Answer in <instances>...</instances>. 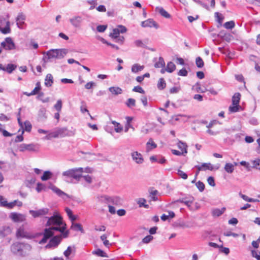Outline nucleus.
Segmentation results:
<instances>
[{"mask_svg": "<svg viewBox=\"0 0 260 260\" xmlns=\"http://www.w3.org/2000/svg\"><path fill=\"white\" fill-rule=\"evenodd\" d=\"M178 147L182 151V153H184V154L187 153V145L185 143H183L181 141H179L177 144Z\"/></svg>", "mask_w": 260, "mask_h": 260, "instance_id": "cd10ccee", "label": "nucleus"}, {"mask_svg": "<svg viewBox=\"0 0 260 260\" xmlns=\"http://www.w3.org/2000/svg\"><path fill=\"white\" fill-rule=\"evenodd\" d=\"M0 31L4 35L8 34L11 32L10 28V22L9 21H7L6 23V25L4 27L2 28L0 26Z\"/></svg>", "mask_w": 260, "mask_h": 260, "instance_id": "4be33fe9", "label": "nucleus"}, {"mask_svg": "<svg viewBox=\"0 0 260 260\" xmlns=\"http://www.w3.org/2000/svg\"><path fill=\"white\" fill-rule=\"evenodd\" d=\"M157 10L159 14L163 17L166 18L171 17V15L169 14L164 8L162 7L157 8Z\"/></svg>", "mask_w": 260, "mask_h": 260, "instance_id": "7c9ffc66", "label": "nucleus"}, {"mask_svg": "<svg viewBox=\"0 0 260 260\" xmlns=\"http://www.w3.org/2000/svg\"><path fill=\"white\" fill-rule=\"evenodd\" d=\"M224 170L228 173H232L234 171V165L231 163H226L224 166Z\"/></svg>", "mask_w": 260, "mask_h": 260, "instance_id": "f704fd0d", "label": "nucleus"}, {"mask_svg": "<svg viewBox=\"0 0 260 260\" xmlns=\"http://www.w3.org/2000/svg\"><path fill=\"white\" fill-rule=\"evenodd\" d=\"M109 91L113 94L117 95L121 93V89L117 87H111L109 88Z\"/></svg>", "mask_w": 260, "mask_h": 260, "instance_id": "4c0bfd02", "label": "nucleus"}, {"mask_svg": "<svg viewBox=\"0 0 260 260\" xmlns=\"http://www.w3.org/2000/svg\"><path fill=\"white\" fill-rule=\"evenodd\" d=\"M109 196L107 195H98L96 197L98 202L101 204H109Z\"/></svg>", "mask_w": 260, "mask_h": 260, "instance_id": "aec40b11", "label": "nucleus"}, {"mask_svg": "<svg viewBox=\"0 0 260 260\" xmlns=\"http://www.w3.org/2000/svg\"><path fill=\"white\" fill-rule=\"evenodd\" d=\"M253 167L256 169L260 170V159H256L255 160H252L251 161Z\"/></svg>", "mask_w": 260, "mask_h": 260, "instance_id": "5fc2aeb1", "label": "nucleus"}, {"mask_svg": "<svg viewBox=\"0 0 260 260\" xmlns=\"http://www.w3.org/2000/svg\"><path fill=\"white\" fill-rule=\"evenodd\" d=\"M235 23L234 21H230L226 22L223 24V26L225 28L229 29H231L235 27Z\"/></svg>", "mask_w": 260, "mask_h": 260, "instance_id": "79ce46f5", "label": "nucleus"}, {"mask_svg": "<svg viewBox=\"0 0 260 260\" xmlns=\"http://www.w3.org/2000/svg\"><path fill=\"white\" fill-rule=\"evenodd\" d=\"M197 187L198 188L200 191L202 192L205 189V185L203 182L201 181H198L196 183Z\"/></svg>", "mask_w": 260, "mask_h": 260, "instance_id": "603ef678", "label": "nucleus"}, {"mask_svg": "<svg viewBox=\"0 0 260 260\" xmlns=\"http://www.w3.org/2000/svg\"><path fill=\"white\" fill-rule=\"evenodd\" d=\"M37 99L41 101L43 103H47L49 102V98L47 97L44 98V93L43 92H40L37 96Z\"/></svg>", "mask_w": 260, "mask_h": 260, "instance_id": "37998d69", "label": "nucleus"}, {"mask_svg": "<svg viewBox=\"0 0 260 260\" xmlns=\"http://www.w3.org/2000/svg\"><path fill=\"white\" fill-rule=\"evenodd\" d=\"M73 135V132L68 130L66 127L56 128L53 132L49 133L45 137V139L50 140L52 138L64 137L66 136H70Z\"/></svg>", "mask_w": 260, "mask_h": 260, "instance_id": "7ed1b4c3", "label": "nucleus"}, {"mask_svg": "<svg viewBox=\"0 0 260 260\" xmlns=\"http://www.w3.org/2000/svg\"><path fill=\"white\" fill-rule=\"evenodd\" d=\"M165 65V62L164 58L161 57H159L158 60L155 63L154 66L155 68H162Z\"/></svg>", "mask_w": 260, "mask_h": 260, "instance_id": "c9c22d12", "label": "nucleus"}, {"mask_svg": "<svg viewBox=\"0 0 260 260\" xmlns=\"http://www.w3.org/2000/svg\"><path fill=\"white\" fill-rule=\"evenodd\" d=\"M47 226L56 225L44 230V236L40 241V244L45 243L47 240L54 235V231H59L62 234L63 238H67L68 236L69 232L64 231L66 224H64L62 218L59 215H53L48 218L46 223Z\"/></svg>", "mask_w": 260, "mask_h": 260, "instance_id": "f257e3e1", "label": "nucleus"}, {"mask_svg": "<svg viewBox=\"0 0 260 260\" xmlns=\"http://www.w3.org/2000/svg\"><path fill=\"white\" fill-rule=\"evenodd\" d=\"M17 237L18 238H29V234L24 230L23 226L20 227L17 231Z\"/></svg>", "mask_w": 260, "mask_h": 260, "instance_id": "6ab92c4d", "label": "nucleus"}, {"mask_svg": "<svg viewBox=\"0 0 260 260\" xmlns=\"http://www.w3.org/2000/svg\"><path fill=\"white\" fill-rule=\"evenodd\" d=\"M65 211L72 222H73L77 219V217L73 214L72 211L70 208L68 207L66 208Z\"/></svg>", "mask_w": 260, "mask_h": 260, "instance_id": "bb28decb", "label": "nucleus"}, {"mask_svg": "<svg viewBox=\"0 0 260 260\" xmlns=\"http://www.w3.org/2000/svg\"><path fill=\"white\" fill-rule=\"evenodd\" d=\"M149 192L150 193L149 197L151 199L154 201L157 200V197L156 195L158 194V191L157 190L154 189L153 188H150L149 189Z\"/></svg>", "mask_w": 260, "mask_h": 260, "instance_id": "b1692460", "label": "nucleus"}, {"mask_svg": "<svg viewBox=\"0 0 260 260\" xmlns=\"http://www.w3.org/2000/svg\"><path fill=\"white\" fill-rule=\"evenodd\" d=\"M29 212L34 217L36 218L47 214L49 212V209L45 208L37 211L31 210H29Z\"/></svg>", "mask_w": 260, "mask_h": 260, "instance_id": "1a4fd4ad", "label": "nucleus"}, {"mask_svg": "<svg viewBox=\"0 0 260 260\" xmlns=\"http://www.w3.org/2000/svg\"><path fill=\"white\" fill-rule=\"evenodd\" d=\"M20 151L23 152L25 150H28L31 151H36V145L33 144H22L19 147Z\"/></svg>", "mask_w": 260, "mask_h": 260, "instance_id": "2eb2a0df", "label": "nucleus"}, {"mask_svg": "<svg viewBox=\"0 0 260 260\" xmlns=\"http://www.w3.org/2000/svg\"><path fill=\"white\" fill-rule=\"evenodd\" d=\"M31 124L28 121H25L23 124V129L26 132H29L31 129Z\"/></svg>", "mask_w": 260, "mask_h": 260, "instance_id": "09e8293b", "label": "nucleus"}, {"mask_svg": "<svg viewBox=\"0 0 260 260\" xmlns=\"http://www.w3.org/2000/svg\"><path fill=\"white\" fill-rule=\"evenodd\" d=\"M83 180L86 182L87 184H89L92 182V177L88 174H82V181Z\"/></svg>", "mask_w": 260, "mask_h": 260, "instance_id": "e433bc0d", "label": "nucleus"}, {"mask_svg": "<svg viewBox=\"0 0 260 260\" xmlns=\"http://www.w3.org/2000/svg\"><path fill=\"white\" fill-rule=\"evenodd\" d=\"M181 90V87L179 85H176L170 89V92L172 94L177 93Z\"/></svg>", "mask_w": 260, "mask_h": 260, "instance_id": "de8ad7c7", "label": "nucleus"}, {"mask_svg": "<svg viewBox=\"0 0 260 260\" xmlns=\"http://www.w3.org/2000/svg\"><path fill=\"white\" fill-rule=\"evenodd\" d=\"M177 174L182 179H186L187 178V175L183 171L180 169L178 170Z\"/></svg>", "mask_w": 260, "mask_h": 260, "instance_id": "052dcab7", "label": "nucleus"}, {"mask_svg": "<svg viewBox=\"0 0 260 260\" xmlns=\"http://www.w3.org/2000/svg\"><path fill=\"white\" fill-rule=\"evenodd\" d=\"M126 105L128 107L131 108L136 106V101L134 99L129 98L127 100Z\"/></svg>", "mask_w": 260, "mask_h": 260, "instance_id": "a18cd8bd", "label": "nucleus"}, {"mask_svg": "<svg viewBox=\"0 0 260 260\" xmlns=\"http://www.w3.org/2000/svg\"><path fill=\"white\" fill-rule=\"evenodd\" d=\"M55 110L58 112H60L62 108V101L61 100H58L54 106Z\"/></svg>", "mask_w": 260, "mask_h": 260, "instance_id": "8fccbe9b", "label": "nucleus"}, {"mask_svg": "<svg viewBox=\"0 0 260 260\" xmlns=\"http://www.w3.org/2000/svg\"><path fill=\"white\" fill-rule=\"evenodd\" d=\"M112 124L115 126V131L117 133H120L123 130V127L119 123L115 121H112Z\"/></svg>", "mask_w": 260, "mask_h": 260, "instance_id": "ea45409f", "label": "nucleus"}, {"mask_svg": "<svg viewBox=\"0 0 260 260\" xmlns=\"http://www.w3.org/2000/svg\"><path fill=\"white\" fill-rule=\"evenodd\" d=\"M71 24L75 27H79L81 24V17L75 16L69 20Z\"/></svg>", "mask_w": 260, "mask_h": 260, "instance_id": "dca6fc26", "label": "nucleus"}, {"mask_svg": "<svg viewBox=\"0 0 260 260\" xmlns=\"http://www.w3.org/2000/svg\"><path fill=\"white\" fill-rule=\"evenodd\" d=\"M144 69V66H141L138 63H135L132 67V72L134 73H138Z\"/></svg>", "mask_w": 260, "mask_h": 260, "instance_id": "393cba45", "label": "nucleus"}, {"mask_svg": "<svg viewBox=\"0 0 260 260\" xmlns=\"http://www.w3.org/2000/svg\"><path fill=\"white\" fill-rule=\"evenodd\" d=\"M1 47L7 51L16 49L15 44L11 37L5 38V40L1 43Z\"/></svg>", "mask_w": 260, "mask_h": 260, "instance_id": "39448f33", "label": "nucleus"}, {"mask_svg": "<svg viewBox=\"0 0 260 260\" xmlns=\"http://www.w3.org/2000/svg\"><path fill=\"white\" fill-rule=\"evenodd\" d=\"M22 246L23 243H15L11 246V250L15 254L22 255Z\"/></svg>", "mask_w": 260, "mask_h": 260, "instance_id": "9d476101", "label": "nucleus"}, {"mask_svg": "<svg viewBox=\"0 0 260 260\" xmlns=\"http://www.w3.org/2000/svg\"><path fill=\"white\" fill-rule=\"evenodd\" d=\"M241 98V94L239 92L235 93L232 97L233 105H239Z\"/></svg>", "mask_w": 260, "mask_h": 260, "instance_id": "c85d7f7f", "label": "nucleus"}, {"mask_svg": "<svg viewBox=\"0 0 260 260\" xmlns=\"http://www.w3.org/2000/svg\"><path fill=\"white\" fill-rule=\"evenodd\" d=\"M10 218L15 222H21L24 221L26 220V216L25 215L18 213L16 212H12L10 214Z\"/></svg>", "mask_w": 260, "mask_h": 260, "instance_id": "0eeeda50", "label": "nucleus"}, {"mask_svg": "<svg viewBox=\"0 0 260 260\" xmlns=\"http://www.w3.org/2000/svg\"><path fill=\"white\" fill-rule=\"evenodd\" d=\"M135 45L138 47L145 48V45L142 40H137L134 42Z\"/></svg>", "mask_w": 260, "mask_h": 260, "instance_id": "4d7b16f0", "label": "nucleus"}, {"mask_svg": "<svg viewBox=\"0 0 260 260\" xmlns=\"http://www.w3.org/2000/svg\"><path fill=\"white\" fill-rule=\"evenodd\" d=\"M8 202L7 200L3 198V197L0 196V206L4 207H7V205H8Z\"/></svg>", "mask_w": 260, "mask_h": 260, "instance_id": "680f3d73", "label": "nucleus"}, {"mask_svg": "<svg viewBox=\"0 0 260 260\" xmlns=\"http://www.w3.org/2000/svg\"><path fill=\"white\" fill-rule=\"evenodd\" d=\"M225 210V208L220 209H214L212 210V213L213 216L218 217L221 215Z\"/></svg>", "mask_w": 260, "mask_h": 260, "instance_id": "a878e982", "label": "nucleus"}, {"mask_svg": "<svg viewBox=\"0 0 260 260\" xmlns=\"http://www.w3.org/2000/svg\"><path fill=\"white\" fill-rule=\"evenodd\" d=\"M187 74L188 72L187 70L184 68H183L181 70H180L178 73V75L179 76H186L187 75Z\"/></svg>", "mask_w": 260, "mask_h": 260, "instance_id": "774afa93", "label": "nucleus"}, {"mask_svg": "<svg viewBox=\"0 0 260 260\" xmlns=\"http://www.w3.org/2000/svg\"><path fill=\"white\" fill-rule=\"evenodd\" d=\"M26 17L22 13H19L16 18V25L17 27L20 29H22V25L25 23V20Z\"/></svg>", "mask_w": 260, "mask_h": 260, "instance_id": "f8f14e48", "label": "nucleus"}, {"mask_svg": "<svg viewBox=\"0 0 260 260\" xmlns=\"http://www.w3.org/2000/svg\"><path fill=\"white\" fill-rule=\"evenodd\" d=\"M122 204V200L119 197L112 196L109 197V204L116 206L121 205Z\"/></svg>", "mask_w": 260, "mask_h": 260, "instance_id": "f3484780", "label": "nucleus"}, {"mask_svg": "<svg viewBox=\"0 0 260 260\" xmlns=\"http://www.w3.org/2000/svg\"><path fill=\"white\" fill-rule=\"evenodd\" d=\"M82 115H83L84 116L87 115L90 118V119H93V117L90 115L88 110L86 108H82Z\"/></svg>", "mask_w": 260, "mask_h": 260, "instance_id": "e2e57ef3", "label": "nucleus"}, {"mask_svg": "<svg viewBox=\"0 0 260 260\" xmlns=\"http://www.w3.org/2000/svg\"><path fill=\"white\" fill-rule=\"evenodd\" d=\"M146 202V200L144 199H140L138 202V204L139 205V207H144L145 208H148V205H146L145 203V202Z\"/></svg>", "mask_w": 260, "mask_h": 260, "instance_id": "13d9d810", "label": "nucleus"}, {"mask_svg": "<svg viewBox=\"0 0 260 260\" xmlns=\"http://www.w3.org/2000/svg\"><path fill=\"white\" fill-rule=\"evenodd\" d=\"M67 53L66 49H51L43 53V60L48 62L52 59H61Z\"/></svg>", "mask_w": 260, "mask_h": 260, "instance_id": "f03ea898", "label": "nucleus"}, {"mask_svg": "<svg viewBox=\"0 0 260 260\" xmlns=\"http://www.w3.org/2000/svg\"><path fill=\"white\" fill-rule=\"evenodd\" d=\"M132 159L137 164H142L144 161L142 155L138 151H133L131 153Z\"/></svg>", "mask_w": 260, "mask_h": 260, "instance_id": "6e6552de", "label": "nucleus"}, {"mask_svg": "<svg viewBox=\"0 0 260 260\" xmlns=\"http://www.w3.org/2000/svg\"><path fill=\"white\" fill-rule=\"evenodd\" d=\"M202 167L203 171H205L207 170L212 171L213 170V167L210 163H203Z\"/></svg>", "mask_w": 260, "mask_h": 260, "instance_id": "3c124183", "label": "nucleus"}, {"mask_svg": "<svg viewBox=\"0 0 260 260\" xmlns=\"http://www.w3.org/2000/svg\"><path fill=\"white\" fill-rule=\"evenodd\" d=\"M48 187L55 192L59 197H61L63 199L69 198V196L67 193L56 187L55 186L50 184Z\"/></svg>", "mask_w": 260, "mask_h": 260, "instance_id": "ddd939ff", "label": "nucleus"}, {"mask_svg": "<svg viewBox=\"0 0 260 260\" xmlns=\"http://www.w3.org/2000/svg\"><path fill=\"white\" fill-rule=\"evenodd\" d=\"M41 89V87L40 82H37V83L36 84V86L34 89V90L31 91V92L28 93V92H26L24 93V94L27 95V96H31V95H36L37 94H39L40 93L39 92Z\"/></svg>", "mask_w": 260, "mask_h": 260, "instance_id": "412c9836", "label": "nucleus"}, {"mask_svg": "<svg viewBox=\"0 0 260 260\" xmlns=\"http://www.w3.org/2000/svg\"><path fill=\"white\" fill-rule=\"evenodd\" d=\"M47 187L45 185L41 183H38L37 184L36 190L38 192L41 191H46Z\"/></svg>", "mask_w": 260, "mask_h": 260, "instance_id": "c03bdc74", "label": "nucleus"}, {"mask_svg": "<svg viewBox=\"0 0 260 260\" xmlns=\"http://www.w3.org/2000/svg\"><path fill=\"white\" fill-rule=\"evenodd\" d=\"M194 200V198L192 197H189L188 198H184L182 199H180L177 200L176 202H179L181 203H183L188 207L190 206L191 203L193 202Z\"/></svg>", "mask_w": 260, "mask_h": 260, "instance_id": "a211bd4d", "label": "nucleus"}, {"mask_svg": "<svg viewBox=\"0 0 260 260\" xmlns=\"http://www.w3.org/2000/svg\"><path fill=\"white\" fill-rule=\"evenodd\" d=\"M241 108V106L239 105H232L229 107V111L231 113H235L238 112Z\"/></svg>", "mask_w": 260, "mask_h": 260, "instance_id": "58836bf2", "label": "nucleus"}, {"mask_svg": "<svg viewBox=\"0 0 260 260\" xmlns=\"http://www.w3.org/2000/svg\"><path fill=\"white\" fill-rule=\"evenodd\" d=\"M52 175L53 174L52 172L49 171H46L44 172L43 175L41 178L42 181H46L50 179Z\"/></svg>", "mask_w": 260, "mask_h": 260, "instance_id": "c756f323", "label": "nucleus"}, {"mask_svg": "<svg viewBox=\"0 0 260 260\" xmlns=\"http://www.w3.org/2000/svg\"><path fill=\"white\" fill-rule=\"evenodd\" d=\"M156 147L157 145L153 142L152 139H149L148 142L146 143L147 151L149 152Z\"/></svg>", "mask_w": 260, "mask_h": 260, "instance_id": "5701e85b", "label": "nucleus"}, {"mask_svg": "<svg viewBox=\"0 0 260 260\" xmlns=\"http://www.w3.org/2000/svg\"><path fill=\"white\" fill-rule=\"evenodd\" d=\"M74 247L69 246L67 248V249L64 251L63 254L67 258H69V256L74 252Z\"/></svg>", "mask_w": 260, "mask_h": 260, "instance_id": "a19ab883", "label": "nucleus"}, {"mask_svg": "<svg viewBox=\"0 0 260 260\" xmlns=\"http://www.w3.org/2000/svg\"><path fill=\"white\" fill-rule=\"evenodd\" d=\"M17 68V66L12 63H9L6 66L0 63V70L7 72L8 73H11Z\"/></svg>", "mask_w": 260, "mask_h": 260, "instance_id": "4468645a", "label": "nucleus"}, {"mask_svg": "<svg viewBox=\"0 0 260 260\" xmlns=\"http://www.w3.org/2000/svg\"><path fill=\"white\" fill-rule=\"evenodd\" d=\"M101 41L104 44H107L108 45H109V46H111L113 48H114L116 50H118L119 49V47L117 45H115L114 44H111L110 43H109L108 41H107L106 40H105L103 38H102Z\"/></svg>", "mask_w": 260, "mask_h": 260, "instance_id": "bf43d9fd", "label": "nucleus"}, {"mask_svg": "<svg viewBox=\"0 0 260 260\" xmlns=\"http://www.w3.org/2000/svg\"><path fill=\"white\" fill-rule=\"evenodd\" d=\"M31 249V246L28 244L23 243V246H22V255H25Z\"/></svg>", "mask_w": 260, "mask_h": 260, "instance_id": "2f4dec72", "label": "nucleus"}, {"mask_svg": "<svg viewBox=\"0 0 260 260\" xmlns=\"http://www.w3.org/2000/svg\"><path fill=\"white\" fill-rule=\"evenodd\" d=\"M119 32L117 28L113 29L112 33L110 34V36L113 39H116L119 36Z\"/></svg>", "mask_w": 260, "mask_h": 260, "instance_id": "864d4df0", "label": "nucleus"}, {"mask_svg": "<svg viewBox=\"0 0 260 260\" xmlns=\"http://www.w3.org/2000/svg\"><path fill=\"white\" fill-rule=\"evenodd\" d=\"M196 63L197 67H198L199 68H203L204 65V62L202 58L200 57H198L196 58Z\"/></svg>", "mask_w": 260, "mask_h": 260, "instance_id": "49530a36", "label": "nucleus"}, {"mask_svg": "<svg viewBox=\"0 0 260 260\" xmlns=\"http://www.w3.org/2000/svg\"><path fill=\"white\" fill-rule=\"evenodd\" d=\"M241 197L245 201L249 202H254L257 201V200H254L252 198H250L248 197L247 196L240 194Z\"/></svg>", "mask_w": 260, "mask_h": 260, "instance_id": "6e6d98bb", "label": "nucleus"}, {"mask_svg": "<svg viewBox=\"0 0 260 260\" xmlns=\"http://www.w3.org/2000/svg\"><path fill=\"white\" fill-rule=\"evenodd\" d=\"M107 27V25H100L97 26L96 29L99 32H103L105 31V30L106 29Z\"/></svg>", "mask_w": 260, "mask_h": 260, "instance_id": "338daca9", "label": "nucleus"}, {"mask_svg": "<svg viewBox=\"0 0 260 260\" xmlns=\"http://www.w3.org/2000/svg\"><path fill=\"white\" fill-rule=\"evenodd\" d=\"M62 237L63 236L61 233L60 235L54 236L46 245V248H54L56 247L60 243Z\"/></svg>", "mask_w": 260, "mask_h": 260, "instance_id": "423d86ee", "label": "nucleus"}, {"mask_svg": "<svg viewBox=\"0 0 260 260\" xmlns=\"http://www.w3.org/2000/svg\"><path fill=\"white\" fill-rule=\"evenodd\" d=\"M62 175L67 178H71V181L76 183L81 178V168H75L64 171Z\"/></svg>", "mask_w": 260, "mask_h": 260, "instance_id": "20e7f679", "label": "nucleus"}, {"mask_svg": "<svg viewBox=\"0 0 260 260\" xmlns=\"http://www.w3.org/2000/svg\"><path fill=\"white\" fill-rule=\"evenodd\" d=\"M153 236L148 235L143 239L142 242L144 243H148L153 239Z\"/></svg>", "mask_w": 260, "mask_h": 260, "instance_id": "0e129e2a", "label": "nucleus"}, {"mask_svg": "<svg viewBox=\"0 0 260 260\" xmlns=\"http://www.w3.org/2000/svg\"><path fill=\"white\" fill-rule=\"evenodd\" d=\"M141 26L143 27H154L156 29L158 28V25L152 19H148L141 22Z\"/></svg>", "mask_w": 260, "mask_h": 260, "instance_id": "9b49d317", "label": "nucleus"}, {"mask_svg": "<svg viewBox=\"0 0 260 260\" xmlns=\"http://www.w3.org/2000/svg\"><path fill=\"white\" fill-rule=\"evenodd\" d=\"M133 91L135 92H139L141 93H144L145 91L140 86H135L133 89Z\"/></svg>", "mask_w": 260, "mask_h": 260, "instance_id": "69168bd1", "label": "nucleus"}, {"mask_svg": "<svg viewBox=\"0 0 260 260\" xmlns=\"http://www.w3.org/2000/svg\"><path fill=\"white\" fill-rule=\"evenodd\" d=\"M92 253L95 254L99 256L104 257H108V256L107 254L103 250L101 249H98L97 250L93 251Z\"/></svg>", "mask_w": 260, "mask_h": 260, "instance_id": "72a5a7b5", "label": "nucleus"}, {"mask_svg": "<svg viewBox=\"0 0 260 260\" xmlns=\"http://www.w3.org/2000/svg\"><path fill=\"white\" fill-rule=\"evenodd\" d=\"M175 64L173 62L170 61L168 63L165 70L169 73H172L175 70Z\"/></svg>", "mask_w": 260, "mask_h": 260, "instance_id": "473e14b6", "label": "nucleus"}]
</instances>
